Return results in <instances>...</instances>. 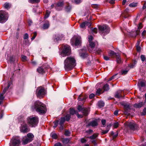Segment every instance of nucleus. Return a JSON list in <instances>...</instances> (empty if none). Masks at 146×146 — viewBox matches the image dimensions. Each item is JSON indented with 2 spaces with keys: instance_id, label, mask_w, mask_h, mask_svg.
Here are the masks:
<instances>
[{
  "instance_id": "09e8293b",
  "label": "nucleus",
  "mask_w": 146,
  "mask_h": 146,
  "mask_svg": "<svg viewBox=\"0 0 146 146\" xmlns=\"http://www.w3.org/2000/svg\"><path fill=\"white\" fill-rule=\"evenodd\" d=\"M70 133L68 130H66L65 131L64 135L66 136H69L70 135Z\"/></svg>"
},
{
  "instance_id": "7ed1b4c3",
  "label": "nucleus",
  "mask_w": 146,
  "mask_h": 146,
  "mask_svg": "<svg viewBox=\"0 0 146 146\" xmlns=\"http://www.w3.org/2000/svg\"><path fill=\"white\" fill-rule=\"evenodd\" d=\"M27 122L32 127H35L37 124L38 119L37 116H31L27 118Z\"/></svg>"
},
{
  "instance_id": "6e6d98bb",
  "label": "nucleus",
  "mask_w": 146,
  "mask_h": 146,
  "mask_svg": "<svg viewBox=\"0 0 146 146\" xmlns=\"http://www.w3.org/2000/svg\"><path fill=\"white\" fill-rule=\"evenodd\" d=\"M37 35L36 32H35L33 33V36L31 38L32 40H34L36 37Z\"/></svg>"
},
{
  "instance_id": "0eeeda50",
  "label": "nucleus",
  "mask_w": 146,
  "mask_h": 146,
  "mask_svg": "<svg viewBox=\"0 0 146 146\" xmlns=\"http://www.w3.org/2000/svg\"><path fill=\"white\" fill-rule=\"evenodd\" d=\"M8 14L6 12L1 11H0V23L5 22L8 19Z\"/></svg>"
},
{
  "instance_id": "0e129e2a",
  "label": "nucleus",
  "mask_w": 146,
  "mask_h": 146,
  "mask_svg": "<svg viewBox=\"0 0 146 146\" xmlns=\"http://www.w3.org/2000/svg\"><path fill=\"white\" fill-rule=\"evenodd\" d=\"M137 50V51L139 52L141 50V47L139 46H136Z\"/></svg>"
},
{
  "instance_id": "052dcab7",
  "label": "nucleus",
  "mask_w": 146,
  "mask_h": 146,
  "mask_svg": "<svg viewBox=\"0 0 146 146\" xmlns=\"http://www.w3.org/2000/svg\"><path fill=\"white\" fill-rule=\"evenodd\" d=\"M128 71V70H123L121 72V74L124 75L125 74L127 73Z\"/></svg>"
},
{
  "instance_id": "49530a36",
  "label": "nucleus",
  "mask_w": 146,
  "mask_h": 146,
  "mask_svg": "<svg viewBox=\"0 0 146 146\" xmlns=\"http://www.w3.org/2000/svg\"><path fill=\"white\" fill-rule=\"evenodd\" d=\"M65 9L66 11L69 12L70 10L71 7L69 5H68L66 7Z\"/></svg>"
},
{
  "instance_id": "4c0bfd02",
  "label": "nucleus",
  "mask_w": 146,
  "mask_h": 146,
  "mask_svg": "<svg viewBox=\"0 0 146 146\" xmlns=\"http://www.w3.org/2000/svg\"><path fill=\"white\" fill-rule=\"evenodd\" d=\"M137 5V3L133 2L129 5V6L130 7H135Z\"/></svg>"
},
{
  "instance_id": "39448f33",
  "label": "nucleus",
  "mask_w": 146,
  "mask_h": 146,
  "mask_svg": "<svg viewBox=\"0 0 146 146\" xmlns=\"http://www.w3.org/2000/svg\"><path fill=\"white\" fill-rule=\"evenodd\" d=\"M71 53V49L70 46L67 44L65 45L63 47L61 55L63 57L69 55Z\"/></svg>"
},
{
  "instance_id": "aec40b11",
  "label": "nucleus",
  "mask_w": 146,
  "mask_h": 146,
  "mask_svg": "<svg viewBox=\"0 0 146 146\" xmlns=\"http://www.w3.org/2000/svg\"><path fill=\"white\" fill-rule=\"evenodd\" d=\"M144 104L143 102H140L138 103H136L134 104L133 107L136 108H140L142 107Z\"/></svg>"
},
{
  "instance_id": "c9c22d12",
  "label": "nucleus",
  "mask_w": 146,
  "mask_h": 146,
  "mask_svg": "<svg viewBox=\"0 0 146 146\" xmlns=\"http://www.w3.org/2000/svg\"><path fill=\"white\" fill-rule=\"evenodd\" d=\"M70 140L68 138H64L63 139L62 141L65 144L68 143L69 141Z\"/></svg>"
},
{
  "instance_id": "603ef678",
  "label": "nucleus",
  "mask_w": 146,
  "mask_h": 146,
  "mask_svg": "<svg viewBox=\"0 0 146 146\" xmlns=\"http://www.w3.org/2000/svg\"><path fill=\"white\" fill-rule=\"evenodd\" d=\"M119 125L118 122H115L113 124V126L115 128H116L118 127Z\"/></svg>"
},
{
  "instance_id": "a211bd4d",
  "label": "nucleus",
  "mask_w": 146,
  "mask_h": 146,
  "mask_svg": "<svg viewBox=\"0 0 146 146\" xmlns=\"http://www.w3.org/2000/svg\"><path fill=\"white\" fill-rule=\"evenodd\" d=\"M123 92L121 91H118L115 94V98H123L122 96Z\"/></svg>"
},
{
  "instance_id": "6e6552de",
  "label": "nucleus",
  "mask_w": 146,
  "mask_h": 146,
  "mask_svg": "<svg viewBox=\"0 0 146 146\" xmlns=\"http://www.w3.org/2000/svg\"><path fill=\"white\" fill-rule=\"evenodd\" d=\"M81 38L80 36H74L71 39V43L72 45H79L81 43Z\"/></svg>"
},
{
  "instance_id": "680f3d73",
  "label": "nucleus",
  "mask_w": 146,
  "mask_h": 146,
  "mask_svg": "<svg viewBox=\"0 0 146 146\" xmlns=\"http://www.w3.org/2000/svg\"><path fill=\"white\" fill-rule=\"evenodd\" d=\"M3 116V111L2 110L0 113V119L2 118Z\"/></svg>"
},
{
  "instance_id": "13d9d810",
  "label": "nucleus",
  "mask_w": 146,
  "mask_h": 146,
  "mask_svg": "<svg viewBox=\"0 0 146 146\" xmlns=\"http://www.w3.org/2000/svg\"><path fill=\"white\" fill-rule=\"evenodd\" d=\"M93 39V37L91 35L89 36L88 37V39H89V42H90L92 41V40Z\"/></svg>"
},
{
  "instance_id": "c03bdc74",
  "label": "nucleus",
  "mask_w": 146,
  "mask_h": 146,
  "mask_svg": "<svg viewBox=\"0 0 146 146\" xmlns=\"http://www.w3.org/2000/svg\"><path fill=\"white\" fill-rule=\"evenodd\" d=\"M58 120H56V121H54V126H53V127L54 129L56 128V127L57 126L58 124Z\"/></svg>"
},
{
  "instance_id": "2f4dec72",
  "label": "nucleus",
  "mask_w": 146,
  "mask_h": 146,
  "mask_svg": "<svg viewBox=\"0 0 146 146\" xmlns=\"http://www.w3.org/2000/svg\"><path fill=\"white\" fill-rule=\"evenodd\" d=\"M77 111L75 110L73 108H70V113L71 115H74V114H76L77 113Z\"/></svg>"
},
{
  "instance_id": "cd10ccee",
  "label": "nucleus",
  "mask_w": 146,
  "mask_h": 146,
  "mask_svg": "<svg viewBox=\"0 0 146 146\" xmlns=\"http://www.w3.org/2000/svg\"><path fill=\"white\" fill-rule=\"evenodd\" d=\"M86 99V97H83L82 95H80L78 98L79 101H83Z\"/></svg>"
},
{
  "instance_id": "4d7b16f0",
  "label": "nucleus",
  "mask_w": 146,
  "mask_h": 146,
  "mask_svg": "<svg viewBox=\"0 0 146 146\" xmlns=\"http://www.w3.org/2000/svg\"><path fill=\"white\" fill-rule=\"evenodd\" d=\"M141 58L143 62L144 61L145 59V56L143 55H141Z\"/></svg>"
},
{
  "instance_id": "f03ea898",
  "label": "nucleus",
  "mask_w": 146,
  "mask_h": 146,
  "mask_svg": "<svg viewBox=\"0 0 146 146\" xmlns=\"http://www.w3.org/2000/svg\"><path fill=\"white\" fill-rule=\"evenodd\" d=\"M32 108L39 114H44L46 113V111L45 105L38 101L35 102Z\"/></svg>"
},
{
  "instance_id": "5701e85b",
  "label": "nucleus",
  "mask_w": 146,
  "mask_h": 146,
  "mask_svg": "<svg viewBox=\"0 0 146 146\" xmlns=\"http://www.w3.org/2000/svg\"><path fill=\"white\" fill-rule=\"evenodd\" d=\"M129 10L128 9H126L123 13L122 14V16L125 18H126L128 17L127 13L129 12Z\"/></svg>"
},
{
  "instance_id": "c756f323",
  "label": "nucleus",
  "mask_w": 146,
  "mask_h": 146,
  "mask_svg": "<svg viewBox=\"0 0 146 146\" xmlns=\"http://www.w3.org/2000/svg\"><path fill=\"white\" fill-rule=\"evenodd\" d=\"M49 27V23L47 22L44 23L43 25V29H47Z\"/></svg>"
},
{
  "instance_id": "3c124183",
  "label": "nucleus",
  "mask_w": 146,
  "mask_h": 146,
  "mask_svg": "<svg viewBox=\"0 0 146 146\" xmlns=\"http://www.w3.org/2000/svg\"><path fill=\"white\" fill-rule=\"evenodd\" d=\"M85 22L86 23V26H88V27H89L91 26V23L90 22L88 21H85Z\"/></svg>"
},
{
  "instance_id": "7c9ffc66",
  "label": "nucleus",
  "mask_w": 146,
  "mask_h": 146,
  "mask_svg": "<svg viewBox=\"0 0 146 146\" xmlns=\"http://www.w3.org/2000/svg\"><path fill=\"white\" fill-rule=\"evenodd\" d=\"M37 72L39 73L43 74L44 72V70L41 67H40L37 69Z\"/></svg>"
},
{
  "instance_id": "79ce46f5",
  "label": "nucleus",
  "mask_w": 146,
  "mask_h": 146,
  "mask_svg": "<svg viewBox=\"0 0 146 146\" xmlns=\"http://www.w3.org/2000/svg\"><path fill=\"white\" fill-rule=\"evenodd\" d=\"M86 26V23L85 22H83L80 25V27L81 28L84 29Z\"/></svg>"
},
{
  "instance_id": "20e7f679",
  "label": "nucleus",
  "mask_w": 146,
  "mask_h": 146,
  "mask_svg": "<svg viewBox=\"0 0 146 146\" xmlns=\"http://www.w3.org/2000/svg\"><path fill=\"white\" fill-rule=\"evenodd\" d=\"M99 29L100 34L103 35L107 34L110 31L109 27L106 25L99 26Z\"/></svg>"
},
{
  "instance_id": "f704fd0d",
  "label": "nucleus",
  "mask_w": 146,
  "mask_h": 146,
  "mask_svg": "<svg viewBox=\"0 0 146 146\" xmlns=\"http://www.w3.org/2000/svg\"><path fill=\"white\" fill-rule=\"evenodd\" d=\"M98 136L97 134L94 133L93 135L88 137L91 139H95Z\"/></svg>"
},
{
  "instance_id": "864d4df0",
  "label": "nucleus",
  "mask_w": 146,
  "mask_h": 146,
  "mask_svg": "<svg viewBox=\"0 0 146 146\" xmlns=\"http://www.w3.org/2000/svg\"><path fill=\"white\" fill-rule=\"evenodd\" d=\"M9 60L11 63L13 62L14 61V59L13 56H10V57Z\"/></svg>"
},
{
  "instance_id": "774afa93",
  "label": "nucleus",
  "mask_w": 146,
  "mask_h": 146,
  "mask_svg": "<svg viewBox=\"0 0 146 146\" xmlns=\"http://www.w3.org/2000/svg\"><path fill=\"white\" fill-rule=\"evenodd\" d=\"M54 146H62L61 143H58L55 144Z\"/></svg>"
},
{
  "instance_id": "412c9836",
  "label": "nucleus",
  "mask_w": 146,
  "mask_h": 146,
  "mask_svg": "<svg viewBox=\"0 0 146 146\" xmlns=\"http://www.w3.org/2000/svg\"><path fill=\"white\" fill-rule=\"evenodd\" d=\"M64 37L63 35H60L59 34H57L55 35L54 37L55 39L57 41L62 39Z\"/></svg>"
},
{
  "instance_id": "8fccbe9b",
  "label": "nucleus",
  "mask_w": 146,
  "mask_h": 146,
  "mask_svg": "<svg viewBox=\"0 0 146 146\" xmlns=\"http://www.w3.org/2000/svg\"><path fill=\"white\" fill-rule=\"evenodd\" d=\"M22 60L23 61H25L27 60V57L26 56L22 55L21 56Z\"/></svg>"
},
{
  "instance_id": "e2e57ef3",
  "label": "nucleus",
  "mask_w": 146,
  "mask_h": 146,
  "mask_svg": "<svg viewBox=\"0 0 146 146\" xmlns=\"http://www.w3.org/2000/svg\"><path fill=\"white\" fill-rule=\"evenodd\" d=\"M102 50L100 48H98L96 52L98 54H100L101 52H102Z\"/></svg>"
},
{
  "instance_id": "f257e3e1",
  "label": "nucleus",
  "mask_w": 146,
  "mask_h": 146,
  "mask_svg": "<svg viewBox=\"0 0 146 146\" xmlns=\"http://www.w3.org/2000/svg\"><path fill=\"white\" fill-rule=\"evenodd\" d=\"M64 68L66 70H72L76 65V61L75 58L72 57H68L64 61Z\"/></svg>"
},
{
  "instance_id": "6ab92c4d",
  "label": "nucleus",
  "mask_w": 146,
  "mask_h": 146,
  "mask_svg": "<svg viewBox=\"0 0 146 146\" xmlns=\"http://www.w3.org/2000/svg\"><path fill=\"white\" fill-rule=\"evenodd\" d=\"M89 46L88 48V50L90 52H92V50L95 46V44L94 42H89Z\"/></svg>"
},
{
  "instance_id": "c85d7f7f",
  "label": "nucleus",
  "mask_w": 146,
  "mask_h": 146,
  "mask_svg": "<svg viewBox=\"0 0 146 146\" xmlns=\"http://www.w3.org/2000/svg\"><path fill=\"white\" fill-rule=\"evenodd\" d=\"M3 6L5 8L7 9H8L10 8L11 5L8 3H6L4 4Z\"/></svg>"
},
{
  "instance_id": "f8f14e48",
  "label": "nucleus",
  "mask_w": 146,
  "mask_h": 146,
  "mask_svg": "<svg viewBox=\"0 0 146 146\" xmlns=\"http://www.w3.org/2000/svg\"><path fill=\"white\" fill-rule=\"evenodd\" d=\"M77 109L79 111H82L85 116L87 115L89 113V110L87 108H83L82 106L78 105Z\"/></svg>"
},
{
  "instance_id": "393cba45",
  "label": "nucleus",
  "mask_w": 146,
  "mask_h": 146,
  "mask_svg": "<svg viewBox=\"0 0 146 146\" xmlns=\"http://www.w3.org/2000/svg\"><path fill=\"white\" fill-rule=\"evenodd\" d=\"M138 85L139 88L143 87L145 86V83L143 81H141L138 82Z\"/></svg>"
},
{
  "instance_id": "58836bf2",
  "label": "nucleus",
  "mask_w": 146,
  "mask_h": 146,
  "mask_svg": "<svg viewBox=\"0 0 146 146\" xmlns=\"http://www.w3.org/2000/svg\"><path fill=\"white\" fill-rule=\"evenodd\" d=\"M50 135L52 138L55 139L57 138V135L56 133H52Z\"/></svg>"
},
{
  "instance_id": "2eb2a0df",
  "label": "nucleus",
  "mask_w": 146,
  "mask_h": 146,
  "mask_svg": "<svg viewBox=\"0 0 146 146\" xmlns=\"http://www.w3.org/2000/svg\"><path fill=\"white\" fill-rule=\"evenodd\" d=\"M63 5V2L60 1L55 5V9L57 11L61 10L62 9V7Z\"/></svg>"
},
{
  "instance_id": "9d476101",
  "label": "nucleus",
  "mask_w": 146,
  "mask_h": 146,
  "mask_svg": "<svg viewBox=\"0 0 146 146\" xmlns=\"http://www.w3.org/2000/svg\"><path fill=\"white\" fill-rule=\"evenodd\" d=\"M20 141L18 137H13L11 140L10 143V146H19Z\"/></svg>"
},
{
  "instance_id": "a18cd8bd",
  "label": "nucleus",
  "mask_w": 146,
  "mask_h": 146,
  "mask_svg": "<svg viewBox=\"0 0 146 146\" xmlns=\"http://www.w3.org/2000/svg\"><path fill=\"white\" fill-rule=\"evenodd\" d=\"M109 130H110V129L109 128H108V129H107V130H103L101 133L102 135H104V134H105L107 133H108V132L109 131Z\"/></svg>"
},
{
  "instance_id": "a878e982",
  "label": "nucleus",
  "mask_w": 146,
  "mask_h": 146,
  "mask_svg": "<svg viewBox=\"0 0 146 146\" xmlns=\"http://www.w3.org/2000/svg\"><path fill=\"white\" fill-rule=\"evenodd\" d=\"M103 89L104 91H108L109 89V85L107 84H106L103 87Z\"/></svg>"
},
{
  "instance_id": "ea45409f",
  "label": "nucleus",
  "mask_w": 146,
  "mask_h": 146,
  "mask_svg": "<svg viewBox=\"0 0 146 146\" xmlns=\"http://www.w3.org/2000/svg\"><path fill=\"white\" fill-rule=\"evenodd\" d=\"M116 56V60L117 63H120L121 62V60L120 57L119 56H118V55Z\"/></svg>"
},
{
  "instance_id": "72a5a7b5",
  "label": "nucleus",
  "mask_w": 146,
  "mask_h": 146,
  "mask_svg": "<svg viewBox=\"0 0 146 146\" xmlns=\"http://www.w3.org/2000/svg\"><path fill=\"white\" fill-rule=\"evenodd\" d=\"M104 92V91H103V90L102 89H101L100 88H98L97 89V91H96V94H100L103 93Z\"/></svg>"
},
{
  "instance_id": "bb28decb",
  "label": "nucleus",
  "mask_w": 146,
  "mask_h": 146,
  "mask_svg": "<svg viewBox=\"0 0 146 146\" xmlns=\"http://www.w3.org/2000/svg\"><path fill=\"white\" fill-rule=\"evenodd\" d=\"M65 121V117H61L59 120V125H63Z\"/></svg>"
},
{
  "instance_id": "423d86ee",
  "label": "nucleus",
  "mask_w": 146,
  "mask_h": 146,
  "mask_svg": "<svg viewBox=\"0 0 146 146\" xmlns=\"http://www.w3.org/2000/svg\"><path fill=\"white\" fill-rule=\"evenodd\" d=\"M46 94L44 88L42 87H38L36 91L37 96L40 98L43 97Z\"/></svg>"
},
{
  "instance_id": "de8ad7c7",
  "label": "nucleus",
  "mask_w": 146,
  "mask_h": 146,
  "mask_svg": "<svg viewBox=\"0 0 146 146\" xmlns=\"http://www.w3.org/2000/svg\"><path fill=\"white\" fill-rule=\"evenodd\" d=\"M142 35L143 38H146V31H144L142 34Z\"/></svg>"
},
{
  "instance_id": "37998d69",
  "label": "nucleus",
  "mask_w": 146,
  "mask_h": 146,
  "mask_svg": "<svg viewBox=\"0 0 146 146\" xmlns=\"http://www.w3.org/2000/svg\"><path fill=\"white\" fill-rule=\"evenodd\" d=\"M141 115H146V108H144L143 112L141 113Z\"/></svg>"
},
{
  "instance_id": "69168bd1",
  "label": "nucleus",
  "mask_w": 146,
  "mask_h": 146,
  "mask_svg": "<svg viewBox=\"0 0 146 146\" xmlns=\"http://www.w3.org/2000/svg\"><path fill=\"white\" fill-rule=\"evenodd\" d=\"M104 59L106 60H109L110 59V58L107 56H104Z\"/></svg>"
},
{
  "instance_id": "a19ab883",
  "label": "nucleus",
  "mask_w": 146,
  "mask_h": 146,
  "mask_svg": "<svg viewBox=\"0 0 146 146\" xmlns=\"http://www.w3.org/2000/svg\"><path fill=\"white\" fill-rule=\"evenodd\" d=\"M29 2L30 3H37L40 1V0H29Z\"/></svg>"
},
{
  "instance_id": "338daca9",
  "label": "nucleus",
  "mask_w": 146,
  "mask_h": 146,
  "mask_svg": "<svg viewBox=\"0 0 146 146\" xmlns=\"http://www.w3.org/2000/svg\"><path fill=\"white\" fill-rule=\"evenodd\" d=\"M102 124L103 125H104L106 123V120L105 119H102L101 121Z\"/></svg>"
},
{
  "instance_id": "4be33fe9",
  "label": "nucleus",
  "mask_w": 146,
  "mask_h": 146,
  "mask_svg": "<svg viewBox=\"0 0 146 146\" xmlns=\"http://www.w3.org/2000/svg\"><path fill=\"white\" fill-rule=\"evenodd\" d=\"M89 125L93 127L96 126L98 125L97 121L95 120L89 123Z\"/></svg>"
},
{
  "instance_id": "9b49d317",
  "label": "nucleus",
  "mask_w": 146,
  "mask_h": 146,
  "mask_svg": "<svg viewBox=\"0 0 146 146\" xmlns=\"http://www.w3.org/2000/svg\"><path fill=\"white\" fill-rule=\"evenodd\" d=\"M127 127L130 129L134 131L138 128L137 125L134 122H128L126 123Z\"/></svg>"
},
{
  "instance_id": "5fc2aeb1",
  "label": "nucleus",
  "mask_w": 146,
  "mask_h": 146,
  "mask_svg": "<svg viewBox=\"0 0 146 146\" xmlns=\"http://www.w3.org/2000/svg\"><path fill=\"white\" fill-rule=\"evenodd\" d=\"M23 39H27L29 38V35L27 33H25L23 36Z\"/></svg>"
},
{
  "instance_id": "f3484780",
  "label": "nucleus",
  "mask_w": 146,
  "mask_h": 146,
  "mask_svg": "<svg viewBox=\"0 0 146 146\" xmlns=\"http://www.w3.org/2000/svg\"><path fill=\"white\" fill-rule=\"evenodd\" d=\"M122 105L124 107V113L125 114L127 115L128 114V112L127 110L130 109V106L129 104L126 103H123L122 104Z\"/></svg>"
},
{
  "instance_id": "bf43d9fd",
  "label": "nucleus",
  "mask_w": 146,
  "mask_h": 146,
  "mask_svg": "<svg viewBox=\"0 0 146 146\" xmlns=\"http://www.w3.org/2000/svg\"><path fill=\"white\" fill-rule=\"evenodd\" d=\"M86 141H87L86 140L85 138H82L81 139V142L82 143H86Z\"/></svg>"
},
{
  "instance_id": "473e14b6",
  "label": "nucleus",
  "mask_w": 146,
  "mask_h": 146,
  "mask_svg": "<svg viewBox=\"0 0 146 146\" xmlns=\"http://www.w3.org/2000/svg\"><path fill=\"white\" fill-rule=\"evenodd\" d=\"M104 103L102 101H100L98 102V106L100 108L103 107L104 106Z\"/></svg>"
},
{
  "instance_id": "dca6fc26",
  "label": "nucleus",
  "mask_w": 146,
  "mask_h": 146,
  "mask_svg": "<svg viewBox=\"0 0 146 146\" xmlns=\"http://www.w3.org/2000/svg\"><path fill=\"white\" fill-rule=\"evenodd\" d=\"M79 55L81 57L84 58L87 56V54L86 52V50L84 49H81L80 51Z\"/></svg>"
},
{
  "instance_id": "1a4fd4ad",
  "label": "nucleus",
  "mask_w": 146,
  "mask_h": 146,
  "mask_svg": "<svg viewBox=\"0 0 146 146\" xmlns=\"http://www.w3.org/2000/svg\"><path fill=\"white\" fill-rule=\"evenodd\" d=\"M34 137V135L32 133H28L27 134V137H26L25 139H23V144L25 145L31 141L33 140Z\"/></svg>"
},
{
  "instance_id": "ddd939ff",
  "label": "nucleus",
  "mask_w": 146,
  "mask_h": 146,
  "mask_svg": "<svg viewBox=\"0 0 146 146\" xmlns=\"http://www.w3.org/2000/svg\"><path fill=\"white\" fill-rule=\"evenodd\" d=\"M20 130L21 132L23 133H27L29 131V129L28 128L27 125L24 123L22 124H21Z\"/></svg>"
},
{
  "instance_id": "4468645a",
  "label": "nucleus",
  "mask_w": 146,
  "mask_h": 146,
  "mask_svg": "<svg viewBox=\"0 0 146 146\" xmlns=\"http://www.w3.org/2000/svg\"><path fill=\"white\" fill-rule=\"evenodd\" d=\"M142 27L141 25V23H140L138 26L137 29L136 31H134L132 33L131 35L132 37H135L136 36L139 35L140 33V29H141Z\"/></svg>"
},
{
  "instance_id": "b1692460",
  "label": "nucleus",
  "mask_w": 146,
  "mask_h": 146,
  "mask_svg": "<svg viewBox=\"0 0 146 146\" xmlns=\"http://www.w3.org/2000/svg\"><path fill=\"white\" fill-rule=\"evenodd\" d=\"M108 54L110 56H117L118 55V54L115 52L111 50L108 52Z\"/></svg>"
},
{
  "instance_id": "e433bc0d",
  "label": "nucleus",
  "mask_w": 146,
  "mask_h": 146,
  "mask_svg": "<svg viewBox=\"0 0 146 146\" xmlns=\"http://www.w3.org/2000/svg\"><path fill=\"white\" fill-rule=\"evenodd\" d=\"M64 117H65V120L68 121L70 118V114H67Z\"/></svg>"
}]
</instances>
